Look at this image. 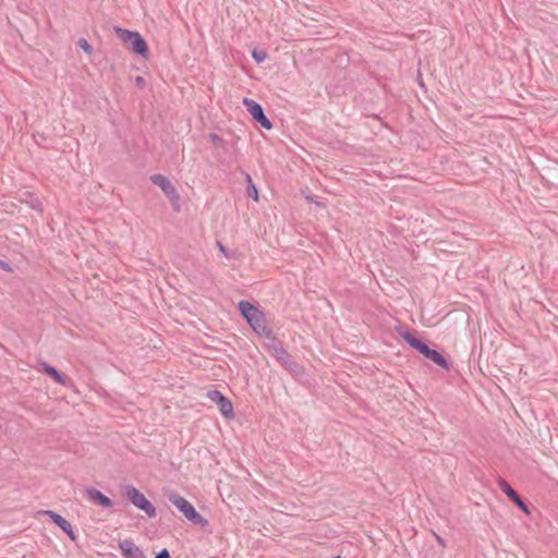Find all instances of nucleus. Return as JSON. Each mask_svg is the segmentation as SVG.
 <instances>
[{
	"label": "nucleus",
	"mask_w": 558,
	"mask_h": 558,
	"mask_svg": "<svg viewBox=\"0 0 558 558\" xmlns=\"http://www.w3.org/2000/svg\"><path fill=\"white\" fill-rule=\"evenodd\" d=\"M71 538H72V542L75 541V535L73 532H72Z\"/></svg>",
	"instance_id": "28"
},
{
	"label": "nucleus",
	"mask_w": 558,
	"mask_h": 558,
	"mask_svg": "<svg viewBox=\"0 0 558 558\" xmlns=\"http://www.w3.org/2000/svg\"><path fill=\"white\" fill-rule=\"evenodd\" d=\"M114 33L117 34L119 39H121L123 41V44H125L128 46V44L130 43V39L134 36V34L136 32L116 26Z\"/></svg>",
	"instance_id": "17"
},
{
	"label": "nucleus",
	"mask_w": 558,
	"mask_h": 558,
	"mask_svg": "<svg viewBox=\"0 0 558 558\" xmlns=\"http://www.w3.org/2000/svg\"><path fill=\"white\" fill-rule=\"evenodd\" d=\"M165 496L192 524L198 525L202 529L209 525L208 520L202 517L195 507L179 493L170 490Z\"/></svg>",
	"instance_id": "2"
},
{
	"label": "nucleus",
	"mask_w": 558,
	"mask_h": 558,
	"mask_svg": "<svg viewBox=\"0 0 558 558\" xmlns=\"http://www.w3.org/2000/svg\"><path fill=\"white\" fill-rule=\"evenodd\" d=\"M253 331L265 339L271 338L274 335L271 328L268 326V320L265 313L259 308L258 312L247 323Z\"/></svg>",
	"instance_id": "6"
},
{
	"label": "nucleus",
	"mask_w": 558,
	"mask_h": 558,
	"mask_svg": "<svg viewBox=\"0 0 558 558\" xmlns=\"http://www.w3.org/2000/svg\"><path fill=\"white\" fill-rule=\"evenodd\" d=\"M84 493L88 500L101 508L108 509L113 506V501L108 496L93 486L85 488Z\"/></svg>",
	"instance_id": "10"
},
{
	"label": "nucleus",
	"mask_w": 558,
	"mask_h": 558,
	"mask_svg": "<svg viewBox=\"0 0 558 558\" xmlns=\"http://www.w3.org/2000/svg\"><path fill=\"white\" fill-rule=\"evenodd\" d=\"M252 58L257 62V63H262L266 60L267 58V52L265 50H262V49H253L252 51Z\"/></svg>",
	"instance_id": "19"
},
{
	"label": "nucleus",
	"mask_w": 558,
	"mask_h": 558,
	"mask_svg": "<svg viewBox=\"0 0 558 558\" xmlns=\"http://www.w3.org/2000/svg\"><path fill=\"white\" fill-rule=\"evenodd\" d=\"M435 536H436L437 543H438L440 546L445 547V546H446V544H445V539H444L441 536L437 535V534H435Z\"/></svg>",
	"instance_id": "26"
},
{
	"label": "nucleus",
	"mask_w": 558,
	"mask_h": 558,
	"mask_svg": "<svg viewBox=\"0 0 558 558\" xmlns=\"http://www.w3.org/2000/svg\"><path fill=\"white\" fill-rule=\"evenodd\" d=\"M243 105L245 106L246 110L250 112L254 121L257 122L262 128L266 130L272 129V123L265 114L264 108L262 107L260 104L253 99L244 98Z\"/></svg>",
	"instance_id": "5"
},
{
	"label": "nucleus",
	"mask_w": 558,
	"mask_h": 558,
	"mask_svg": "<svg viewBox=\"0 0 558 558\" xmlns=\"http://www.w3.org/2000/svg\"><path fill=\"white\" fill-rule=\"evenodd\" d=\"M31 208H32L33 210H36V209H43V208H41V203L39 202V199H38V198H35V203H32V204H31Z\"/></svg>",
	"instance_id": "25"
},
{
	"label": "nucleus",
	"mask_w": 558,
	"mask_h": 558,
	"mask_svg": "<svg viewBox=\"0 0 558 558\" xmlns=\"http://www.w3.org/2000/svg\"><path fill=\"white\" fill-rule=\"evenodd\" d=\"M208 138H209V141H210L215 146L222 147V146H223V144H225L223 138H222L220 135H218L217 133H210V134L208 135Z\"/></svg>",
	"instance_id": "20"
},
{
	"label": "nucleus",
	"mask_w": 558,
	"mask_h": 558,
	"mask_svg": "<svg viewBox=\"0 0 558 558\" xmlns=\"http://www.w3.org/2000/svg\"><path fill=\"white\" fill-rule=\"evenodd\" d=\"M119 548L124 558H146L144 553L134 544L132 539L120 541Z\"/></svg>",
	"instance_id": "12"
},
{
	"label": "nucleus",
	"mask_w": 558,
	"mask_h": 558,
	"mask_svg": "<svg viewBox=\"0 0 558 558\" xmlns=\"http://www.w3.org/2000/svg\"><path fill=\"white\" fill-rule=\"evenodd\" d=\"M43 514L49 517L53 523H56L58 526H60L61 530L66 535L70 536V521H68L62 515H60L59 513H57L52 510H45V511H43Z\"/></svg>",
	"instance_id": "14"
},
{
	"label": "nucleus",
	"mask_w": 558,
	"mask_h": 558,
	"mask_svg": "<svg viewBox=\"0 0 558 558\" xmlns=\"http://www.w3.org/2000/svg\"><path fill=\"white\" fill-rule=\"evenodd\" d=\"M77 46L88 56L94 52L93 46L85 38H80L77 40Z\"/></svg>",
	"instance_id": "18"
},
{
	"label": "nucleus",
	"mask_w": 558,
	"mask_h": 558,
	"mask_svg": "<svg viewBox=\"0 0 558 558\" xmlns=\"http://www.w3.org/2000/svg\"><path fill=\"white\" fill-rule=\"evenodd\" d=\"M154 558H171L170 553L167 548L161 549L156 554Z\"/></svg>",
	"instance_id": "22"
},
{
	"label": "nucleus",
	"mask_w": 558,
	"mask_h": 558,
	"mask_svg": "<svg viewBox=\"0 0 558 558\" xmlns=\"http://www.w3.org/2000/svg\"><path fill=\"white\" fill-rule=\"evenodd\" d=\"M264 345L269 354L290 373L298 374L300 372V364L295 362L293 356L283 348L282 341L275 335H272L271 338H268Z\"/></svg>",
	"instance_id": "3"
},
{
	"label": "nucleus",
	"mask_w": 558,
	"mask_h": 558,
	"mask_svg": "<svg viewBox=\"0 0 558 558\" xmlns=\"http://www.w3.org/2000/svg\"><path fill=\"white\" fill-rule=\"evenodd\" d=\"M41 365L44 373L51 377L56 383L65 384L66 376L60 373L56 367L48 363H43Z\"/></svg>",
	"instance_id": "15"
},
{
	"label": "nucleus",
	"mask_w": 558,
	"mask_h": 558,
	"mask_svg": "<svg viewBox=\"0 0 558 558\" xmlns=\"http://www.w3.org/2000/svg\"><path fill=\"white\" fill-rule=\"evenodd\" d=\"M150 181L159 186L166 196L172 202L179 201L180 196L172 182L163 174L157 173L150 177Z\"/></svg>",
	"instance_id": "9"
},
{
	"label": "nucleus",
	"mask_w": 558,
	"mask_h": 558,
	"mask_svg": "<svg viewBox=\"0 0 558 558\" xmlns=\"http://www.w3.org/2000/svg\"><path fill=\"white\" fill-rule=\"evenodd\" d=\"M135 84H136V86H137L138 88H144V87H145V85H146V81H145V78H144V77H142V76H136V77H135Z\"/></svg>",
	"instance_id": "23"
},
{
	"label": "nucleus",
	"mask_w": 558,
	"mask_h": 558,
	"mask_svg": "<svg viewBox=\"0 0 558 558\" xmlns=\"http://www.w3.org/2000/svg\"><path fill=\"white\" fill-rule=\"evenodd\" d=\"M208 398L214 401L218 408L221 414L227 418H233L234 417V411L232 402L222 395L219 390H210L208 392Z\"/></svg>",
	"instance_id": "8"
},
{
	"label": "nucleus",
	"mask_w": 558,
	"mask_h": 558,
	"mask_svg": "<svg viewBox=\"0 0 558 558\" xmlns=\"http://www.w3.org/2000/svg\"><path fill=\"white\" fill-rule=\"evenodd\" d=\"M0 269L4 271H12V267L10 266V264L2 259H0Z\"/></svg>",
	"instance_id": "24"
},
{
	"label": "nucleus",
	"mask_w": 558,
	"mask_h": 558,
	"mask_svg": "<svg viewBox=\"0 0 558 558\" xmlns=\"http://www.w3.org/2000/svg\"><path fill=\"white\" fill-rule=\"evenodd\" d=\"M217 246L219 248V251L228 258L231 257L228 248L220 242V241H217Z\"/></svg>",
	"instance_id": "21"
},
{
	"label": "nucleus",
	"mask_w": 558,
	"mask_h": 558,
	"mask_svg": "<svg viewBox=\"0 0 558 558\" xmlns=\"http://www.w3.org/2000/svg\"><path fill=\"white\" fill-rule=\"evenodd\" d=\"M398 333L412 349L416 350L424 357L432 361L442 369H450L451 364L446 356L438 350L430 348L423 339L417 337L415 332L404 328H399Z\"/></svg>",
	"instance_id": "1"
},
{
	"label": "nucleus",
	"mask_w": 558,
	"mask_h": 558,
	"mask_svg": "<svg viewBox=\"0 0 558 558\" xmlns=\"http://www.w3.org/2000/svg\"><path fill=\"white\" fill-rule=\"evenodd\" d=\"M244 177H245V181L247 183V186H246L247 196L257 202L259 199V193H258L256 185L253 183L252 177L247 172H244Z\"/></svg>",
	"instance_id": "16"
},
{
	"label": "nucleus",
	"mask_w": 558,
	"mask_h": 558,
	"mask_svg": "<svg viewBox=\"0 0 558 558\" xmlns=\"http://www.w3.org/2000/svg\"><path fill=\"white\" fill-rule=\"evenodd\" d=\"M128 47L137 56L147 59L149 57V48L144 39V37L140 33H135L134 36L130 39Z\"/></svg>",
	"instance_id": "11"
},
{
	"label": "nucleus",
	"mask_w": 558,
	"mask_h": 558,
	"mask_svg": "<svg viewBox=\"0 0 558 558\" xmlns=\"http://www.w3.org/2000/svg\"><path fill=\"white\" fill-rule=\"evenodd\" d=\"M498 486L500 490L524 513H530L527 502L521 495L505 480L499 478Z\"/></svg>",
	"instance_id": "7"
},
{
	"label": "nucleus",
	"mask_w": 558,
	"mask_h": 558,
	"mask_svg": "<svg viewBox=\"0 0 558 558\" xmlns=\"http://www.w3.org/2000/svg\"><path fill=\"white\" fill-rule=\"evenodd\" d=\"M306 198L311 202H314L317 206L322 205L318 201H314L311 196H306Z\"/></svg>",
	"instance_id": "27"
},
{
	"label": "nucleus",
	"mask_w": 558,
	"mask_h": 558,
	"mask_svg": "<svg viewBox=\"0 0 558 558\" xmlns=\"http://www.w3.org/2000/svg\"><path fill=\"white\" fill-rule=\"evenodd\" d=\"M122 496L136 509L144 511L148 518L156 517L157 511L155 506L135 486L125 485L122 488Z\"/></svg>",
	"instance_id": "4"
},
{
	"label": "nucleus",
	"mask_w": 558,
	"mask_h": 558,
	"mask_svg": "<svg viewBox=\"0 0 558 558\" xmlns=\"http://www.w3.org/2000/svg\"><path fill=\"white\" fill-rule=\"evenodd\" d=\"M238 310L241 316L248 323V320L258 312L259 307L250 301L242 300L238 304Z\"/></svg>",
	"instance_id": "13"
}]
</instances>
